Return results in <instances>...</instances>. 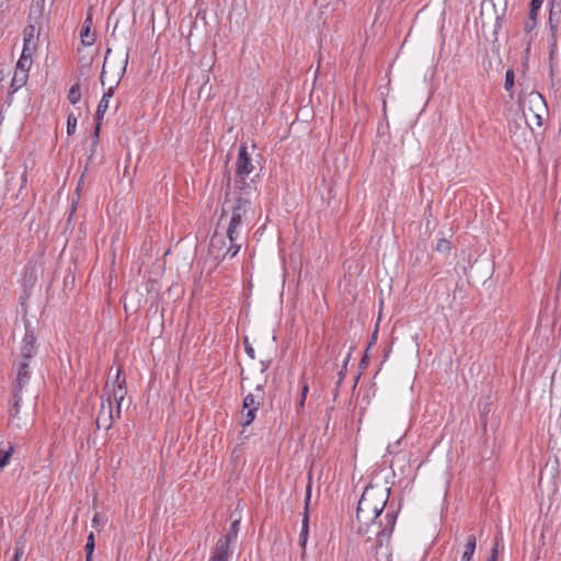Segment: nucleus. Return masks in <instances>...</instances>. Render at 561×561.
Instances as JSON below:
<instances>
[{
  "label": "nucleus",
  "mask_w": 561,
  "mask_h": 561,
  "mask_svg": "<svg viewBox=\"0 0 561 561\" xmlns=\"http://www.w3.org/2000/svg\"><path fill=\"white\" fill-rule=\"evenodd\" d=\"M118 82H119V80L116 82L115 85L110 87L107 89V91L103 93L102 99L98 105L96 113H95L96 126H95L94 133H93V138H94L93 144L94 145H96L98 139H99L101 121L103 119L104 114L108 108V101L113 96L115 88L117 87Z\"/></svg>",
  "instance_id": "7"
},
{
  "label": "nucleus",
  "mask_w": 561,
  "mask_h": 561,
  "mask_svg": "<svg viewBox=\"0 0 561 561\" xmlns=\"http://www.w3.org/2000/svg\"><path fill=\"white\" fill-rule=\"evenodd\" d=\"M82 182H83V176H81V179H80V181H79V183L77 185V188H76L77 192L80 191Z\"/></svg>",
  "instance_id": "51"
},
{
  "label": "nucleus",
  "mask_w": 561,
  "mask_h": 561,
  "mask_svg": "<svg viewBox=\"0 0 561 561\" xmlns=\"http://www.w3.org/2000/svg\"><path fill=\"white\" fill-rule=\"evenodd\" d=\"M536 26H537V21H535V20H528V19H527V20L524 22V32H525L526 34H529V33H531V32L536 28Z\"/></svg>",
  "instance_id": "32"
},
{
  "label": "nucleus",
  "mask_w": 561,
  "mask_h": 561,
  "mask_svg": "<svg viewBox=\"0 0 561 561\" xmlns=\"http://www.w3.org/2000/svg\"><path fill=\"white\" fill-rule=\"evenodd\" d=\"M23 554H24V539H23V536H21L16 540L15 548H14V554H13V558L11 561H20L21 558L23 557Z\"/></svg>",
  "instance_id": "24"
},
{
  "label": "nucleus",
  "mask_w": 561,
  "mask_h": 561,
  "mask_svg": "<svg viewBox=\"0 0 561 561\" xmlns=\"http://www.w3.org/2000/svg\"><path fill=\"white\" fill-rule=\"evenodd\" d=\"M264 386V383L256 385L254 392H250L243 398L241 411V425L243 427L253 423L256 411L263 405L265 400Z\"/></svg>",
  "instance_id": "3"
},
{
  "label": "nucleus",
  "mask_w": 561,
  "mask_h": 561,
  "mask_svg": "<svg viewBox=\"0 0 561 561\" xmlns=\"http://www.w3.org/2000/svg\"><path fill=\"white\" fill-rule=\"evenodd\" d=\"M36 355V336L30 322H25V334L20 346V357L32 359Z\"/></svg>",
  "instance_id": "6"
},
{
  "label": "nucleus",
  "mask_w": 561,
  "mask_h": 561,
  "mask_svg": "<svg viewBox=\"0 0 561 561\" xmlns=\"http://www.w3.org/2000/svg\"><path fill=\"white\" fill-rule=\"evenodd\" d=\"M45 7V0H33L31 12H30V20H36L39 19L43 15Z\"/></svg>",
  "instance_id": "18"
},
{
  "label": "nucleus",
  "mask_w": 561,
  "mask_h": 561,
  "mask_svg": "<svg viewBox=\"0 0 561 561\" xmlns=\"http://www.w3.org/2000/svg\"><path fill=\"white\" fill-rule=\"evenodd\" d=\"M561 9L560 4H556L554 0L550 1V11H549V30L551 34V46L556 45L557 41V31L560 23Z\"/></svg>",
  "instance_id": "10"
},
{
  "label": "nucleus",
  "mask_w": 561,
  "mask_h": 561,
  "mask_svg": "<svg viewBox=\"0 0 561 561\" xmlns=\"http://www.w3.org/2000/svg\"><path fill=\"white\" fill-rule=\"evenodd\" d=\"M309 534V515L307 513L304 514L302 522H301V530L299 536V543L301 547L305 548L308 539Z\"/></svg>",
  "instance_id": "19"
},
{
  "label": "nucleus",
  "mask_w": 561,
  "mask_h": 561,
  "mask_svg": "<svg viewBox=\"0 0 561 561\" xmlns=\"http://www.w3.org/2000/svg\"><path fill=\"white\" fill-rule=\"evenodd\" d=\"M76 127H77V117L71 112V113L68 114V117H67V134L69 136L75 134Z\"/></svg>",
  "instance_id": "27"
},
{
  "label": "nucleus",
  "mask_w": 561,
  "mask_h": 561,
  "mask_svg": "<svg viewBox=\"0 0 561 561\" xmlns=\"http://www.w3.org/2000/svg\"><path fill=\"white\" fill-rule=\"evenodd\" d=\"M31 66H32V59H27L25 56H20V58L16 62L15 71H21L23 73L28 75Z\"/></svg>",
  "instance_id": "23"
},
{
  "label": "nucleus",
  "mask_w": 561,
  "mask_h": 561,
  "mask_svg": "<svg viewBox=\"0 0 561 561\" xmlns=\"http://www.w3.org/2000/svg\"><path fill=\"white\" fill-rule=\"evenodd\" d=\"M28 75L23 73L21 71H14L13 78L11 80L10 84V91L8 93V99H11L12 95L20 90L22 87H24L27 82Z\"/></svg>",
  "instance_id": "14"
},
{
  "label": "nucleus",
  "mask_w": 561,
  "mask_h": 561,
  "mask_svg": "<svg viewBox=\"0 0 561 561\" xmlns=\"http://www.w3.org/2000/svg\"><path fill=\"white\" fill-rule=\"evenodd\" d=\"M13 451L14 447L11 444H9L8 449L0 448V471L10 462Z\"/></svg>",
  "instance_id": "20"
},
{
  "label": "nucleus",
  "mask_w": 561,
  "mask_h": 561,
  "mask_svg": "<svg viewBox=\"0 0 561 561\" xmlns=\"http://www.w3.org/2000/svg\"><path fill=\"white\" fill-rule=\"evenodd\" d=\"M227 249V242L224 236H219L218 233H215L210 239V250L215 254V256L218 259H221L222 252Z\"/></svg>",
  "instance_id": "15"
},
{
  "label": "nucleus",
  "mask_w": 561,
  "mask_h": 561,
  "mask_svg": "<svg viewBox=\"0 0 561 561\" xmlns=\"http://www.w3.org/2000/svg\"><path fill=\"white\" fill-rule=\"evenodd\" d=\"M308 391H309V387H308V385L305 382V383H304V386H302V389H301L300 397H301V398H307Z\"/></svg>",
  "instance_id": "42"
},
{
  "label": "nucleus",
  "mask_w": 561,
  "mask_h": 561,
  "mask_svg": "<svg viewBox=\"0 0 561 561\" xmlns=\"http://www.w3.org/2000/svg\"><path fill=\"white\" fill-rule=\"evenodd\" d=\"M497 560V550L496 549H493L492 550V554L490 556V558L488 559V561H496Z\"/></svg>",
  "instance_id": "45"
},
{
  "label": "nucleus",
  "mask_w": 561,
  "mask_h": 561,
  "mask_svg": "<svg viewBox=\"0 0 561 561\" xmlns=\"http://www.w3.org/2000/svg\"><path fill=\"white\" fill-rule=\"evenodd\" d=\"M502 21H503V14L502 15H497L496 20H495V30H494L495 33L497 32V28H501Z\"/></svg>",
  "instance_id": "40"
},
{
  "label": "nucleus",
  "mask_w": 561,
  "mask_h": 561,
  "mask_svg": "<svg viewBox=\"0 0 561 561\" xmlns=\"http://www.w3.org/2000/svg\"><path fill=\"white\" fill-rule=\"evenodd\" d=\"M103 391L107 396V403L116 404V419H119L122 402L127 394L126 378L123 377L121 385H112V388H110L108 382H106Z\"/></svg>",
  "instance_id": "4"
},
{
  "label": "nucleus",
  "mask_w": 561,
  "mask_h": 561,
  "mask_svg": "<svg viewBox=\"0 0 561 561\" xmlns=\"http://www.w3.org/2000/svg\"><path fill=\"white\" fill-rule=\"evenodd\" d=\"M477 546V539L474 535H470L467 538V542L465 546V551L461 557V561H470L473 557V553L476 551Z\"/></svg>",
  "instance_id": "16"
},
{
  "label": "nucleus",
  "mask_w": 561,
  "mask_h": 561,
  "mask_svg": "<svg viewBox=\"0 0 561 561\" xmlns=\"http://www.w3.org/2000/svg\"><path fill=\"white\" fill-rule=\"evenodd\" d=\"M254 169L255 168L252 158L248 152L247 145H241L236 161V173L240 175H250L254 171Z\"/></svg>",
  "instance_id": "8"
},
{
  "label": "nucleus",
  "mask_w": 561,
  "mask_h": 561,
  "mask_svg": "<svg viewBox=\"0 0 561 561\" xmlns=\"http://www.w3.org/2000/svg\"><path fill=\"white\" fill-rule=\"evenodd\" d=\"M94 548H95L94 534L90 533V535L87 538V543L84 547L85 556H93Z\"/></svg>",
  "instance_id": "30"
},
{
  "label": "nucleus",
  "mask_w": 561,
  "mask_h": 561,
  "mask_svg": "<svg viewBox=\"0 0 561 561\" xmlns=\"http://www.w3.org/2000/svg\"><path fill=\"white\" fill-rule=\"evenodd\" d=\"M252 209V203L249 197L239 195L232 207V215L230 222L234 225L242 226L248 218V214Z\"/></svg>",
  "instance_id": "5"
},
{
  "label": "nucleus",
  "mask_w": 561,
  "mask_h": 561,
  "mask_svg": "<svg viewBox=\"0 0 561 561\" xmlns=\"http://www.w3.org/2000/svg\"><path fill=\"white\" fill-rule=\"evenodd\" d=\"M240 249L241 244H238L237 241H229V247L222 252L221 260H225L227 256H236Z\"/></svg>",
  "instance_id": "22"
},
{
  "label": "nucleus",
  "mask_w": 561,
  "mask_h": 561,
  "mask_svg": "<svg viewBox=\"0 0 561 561\" xmlns=\"http://www.w3.org/2000/svg\"><path fill=\"white\" fill-rule=\"evenodd\" d=\"M261 364H262V371H265L270 367L271 360H266V362L262 360Z\"/></svg>",
  "instance_id": "47"
},
{
  "label": "nucleus",
  "mask_w": 561,
  "mask_h": 561,
  "mask_svg": "<svg viewBox=\"0 0 561 561\" xmlns=\"http://www.w3.org/2000/svg\"><path fill=\"white\" fill-rule=\"evenodd\" d=\"M543 0H530V7H534V8H541V4H542Z\"/></svg>",
  "instance_id": "43"
},
{
  "label": "nucleus",
  "mask_w": 561,
  "mask_h": 561,
  "mask_svg": "<svg viewBox=\"0 0 561 561\" xmlns=\"http://www.w3.org/2000/svg\"><path fill=\"white\" fill-rule=\"evenodd\" d=\"M30 362L31 359H24L23 357H20L16 362L13 363V369L16 376L11 385L12 403L9 409V416L12 420L19 419L23 390L31 380L32 371Z\"/></svg>",
  "instance_id": "2"
},
{
  "label": "nucleus",
  "mask_w": 561,
  "mask_h": 561,
  "mask_svg": "<svg viewBox=\"0 0 561 561\" xmlns=\"http://www.w3.org/2000/svg\"><path fill=\"white\" fill-rule=\"evenodd\" d=\"M239 526L240 520H233L229 526L228 533L224 537L219 538L216 545H222V548L230 550L231 542L234 541L238 537Z\"/></svg>",
  "instance_id": "12"
},
{
  "label": "nucleus",
  "mask_w": 561,
  "mask_h": 561,
  "mask_svg": "<svg viewBox=\"0 0 561 561\" xmlns=\"http://www.w3.org/2000/svg\"><path fill=\"white\" fill-rule=\"evenodd\" d=\"M243 344H244V351H245V353L248 354V356H249L251 359H254V358H255L254 348H253V347H252V345L249 343L248 337H244V340H243Z\"/></svg>",
  "instance_id": "33"
},
{
  "label": "nucleus",
  "mask_w": 561,
  "mask_h": 561,
  "mask_svg": "<svg viewBox=\"0 0 561 561\" xmlns=\"http://www.w3.org/2000/svg\"><path fill=\"white\" fill-rule=\"evenodd\" d=\"M553 76H554V69H553V66L550 65V77H551L552 82H553Z\"/></svg>",
  "instance_id": "50"
},
{
  "label": "nucleus",
  "mask_w": 561,
  "mask_h": 561,
  "mask_svg": "<svg viewBox=\"0 0 561 561\" xmlns=\"http://www.w3.org/2000/svg\"><path fill=\"white\" fill-rule=\"evenodd\" d=\"M346 365H347V359L345 360L344 365H343V368L342 370L340 371V378H339V381H337V387L340 386V383L342 382L343 378H344V374H345V369H346Z\"/></svg>",
  "instance_id": "38"
},
{
  "label": "nucleus",
  "mask_w": 561,
  "mask_h": 561,
  "mask_svg": "<svg viewBox=\"0 0 561 561\" xmlns=\"http://www.w3.org/2000/svg\"><path fill=\"white\" fill-rule=\"evenodd\" d=\"M305 402H306V398H301L300 397V400H299V402L297 404V412H299L301 409H304Z\"/></svg>",
  "instance_id": "44"
},
{
  "label": "nucleus",
  "mask_w": 561,
  "mask_h": 561,
  "mask_svg": "<svg viewBox=\"0 0 561 561\" xmlns=\"http://www.w3.org/2000/svg\"><path fill=\"white\" fill-rule=\"evenodd\" d=\"M249 175H240L238 173L234 174V187L240 192V195L248 197L250 191L252 190V184H254V179H251L250 182L247 181Z\"/></svg>",
  "instance_id": "13"
},
{
  "label": "nucleus",
  "mask_w": 561,
  "mask_h": 561,
  "mask_svg": "<svg viewBox=\"0 0 561 561\" xmlns=\"http://www.w3.org/2000/svg\"><path fill=\"white\" fill-rule=\"evenodd\" d=\"M230 180H231V179H230V175H228V178H227V188H229V187H230Z\"/></svg>",
  "instance_id": "52"
},
{
  "label": "nucleus",
  "mask_w": 561,
  "mask_h": 561,
  "mask_svg": "<svg viewBox=\"0 0 561 561\" xmlns=\"http://www.w3.org/2000/svg\"><path fill=\"white\" fill-rule=\"evenodd\" d=\"M81 99L80 83L71 85L68 92V100L71 104H77Z\"/></svg>",
  "instance_id": "21"
},
{
  "label": "nucleus",
  "mask_w": 561,
  "mask_h": 561,
  "mask_svg": "<svg viewBox=\"0 0 561 561\" xmlns=\"http://www.w3.org/2000/svg\"><path fill=\"white\" fill-rule=\"evenodd\" d=\"M85 561H92V556H85Z\"/></svg>",
  "instance_id": "53"
},
{
  "label": "nucleus",
  "mask_w": 561,
  "mask_h": 561,
  "mask_svg": "<svg viewBox=\"0 0 561 561\" xmlns=\"http://www.w3.org/2000/svg\"><path fill=\"white\" fill-rule=\"evenodd\" d=\"M111 53V49L108 48L106 50V55H108ZM107 58V56H105V59ZM106 62V60L104 61ZM104 75H105V64H103V69H102V72H101V82H102V85H104Z\"/></svg>",
  "instance_id": "39"
},
{
  "label": "nucleus",
  "mask_w": 561,
  "mask_h": 561,
  "mask_svg": "<svg viewBox=\"0 0 561 561\" xmlns=\"http://www.w3.org/2000/svg\"><path fill=\"white\" fill-rule=\"evenodd\" d=\"M376 340H377V330H376V331L373 333V335H371V341H370V343H369V346H370L371 344H374V343L376 342Z\"/></svg>",
  "instance_id": "49"
},
{
  "label": "nucleus",
  "mask_w": 561,
  "mask_h": 561,
  "mask_svg": "<svg viewBox=\"0 0 561 561\" xmlns=\"http://www.w3.org/2000/svg\"><path fill=\"white\" fill-rule=\"evenodd\" d=\"M525 118H526V123L531 126V121L538 126L540 127L542 125V117L541 115L530 111V117H528V115L525 113Z\"/></svg>",
  "instance_id": "31"
},
{
  "label": "nucleus",
  "mask_w": 561,
  "mask_h": 561,
  "mask_svg": "<svg viewBox=\"0 0 561 561\" xmlns=\"http://www.w3.org/2000/svg\"><path fill=\"white\" fill-rule=\"evenodd\" d=\"M35 31H36V30H35V25H32V24L27 25V26L24 28V32H23V34H24V38H27V37H28V38L34 39Z\"/></svg>",
  "instance_id": "35"
},
{
  "label": "nucleus",
  "mask_w": 561,
  "mask_h": 561,
  "mask_svg": "<svg viewBox=\"0 0 561 561\" xmlns=\"http://www.w3.org/2000/svg\"><path fill=\"white\" fill-rule=\"evenodd\" d=\"M116 417V413L113 412L112 403H101L100 412L96 417V427L98 428H104L110 430L113 425V422Z\"/></svg>",
  "instance_id": "9"
},
{
  "label": "nucleus",
  "mask_w": 561,
  "mask_h": 561,
  "mask_svg": "<svg viewBox=\"0 0 561 561\" xmlns=\"http://www.w3.org/2000/svg\"><path fill=\"white\" fill-rule=\"evenodd\" d=\"M25 50H36L37 42L32 38H24V45Z\"/></svg>",
  "instance_id": "34"
},
{
  "label": "nucleus",
  "mask_w": 561,
  "mask_h": 561,
  "mask_svg": "<svg viewBox=\"0 0 561 561\" xmlns=\"http://www.w3.org/2000/svg\"><path fill=\"white\" fill-rule=\"evenodd\" d=\"M123 377H125V376H124V373H123V369H122V368H118V370H117V374H116V376H115V380H114L113 385H121V381H122Z\"/></svg>",
  "instance_id": "37"
},
{
  "label": "nucleus",
  "mask_w": 561,
  "mask_h": 561,
  "mask_svg": "<svg viewBox=\"0 0 561 561\" xmlns=\"http://www.w3.org/2000/svg\"><path fill=\"white\" fill-rule=\"evenodd\" d=\"M34 51H35V50H25V47L23 46V50H22L21 56H25L27 59H32V54H33Z\"/></svg>",
  "instance_id": "41"
},
{
  "label": "nucleus",
  "mask_w": 561,
  "mask_h": 561,
  "mask_svg": "<svg viewBox=\"0 0 561 561\" xmlns=\"http://www.w3.org/2000/svg\"><path fill=\"white\" fill-rule=\"evenodd\" d=\"M92 15L88 14L80 30L81 43L83 46H92L95 42V34L91 32Z\"/></svg>",
  "instance_id": "11"
},
{
  "label": "nucleus",
  "mask_w": 561,
  "mask_h": 561,
  "mask_svg": "<svg viewBox=\"0 0 561 561\" xmlns=\"http://www.w3.org/2000/svg\"><path fill=\"white\" fill-rule=\"evenodd\" d=\"M225 215H226V211H225V209H222L220 218H222Z\"/></svg>",
  "instance_id": "55"
},
{
  "label": "nucleus",
  "mask_w": 561,
  "mask_h": 561,
  "mask_svg": "<svg viewBox=\"0 0 561 561\" xmlns=\"http://www.w3.org/2000/svg\"><path fill=\"white\" fill-rule=\"evenodd\" d=\"M515 85V72L513 69H507L505 73L504 89L511 92Z\"/></svg>",
  "instance_id": "25"
},
{
  "label": "nucleus",
  "mask_w": 561,
  "mask_h": 561,
  "mask_svg": "<svg viewBox=\"0 0 561 561\" xmlns=\"http://www.w3.org/2000/svg\"><path fill=\"white\" fill-rule=\"evenodd\" d=\"M450 249H451V243L449 240L442 238L437 241L436 251H438L440 253H447L450 251Z\"/></svg>",
  "instance_id": "29"
},
{
  "label": "nucleus",
  "mask_w": 561,
  "mask_h": 561,
  "mask_svg": "<svg viewBox=\"0 0 561 561\" xmlns=\"http://www.w3.org/2000/svg\"><path fill=\"white\" fill-rule=\"evenodd\" d=\"M311 489H312V479H311V476H309L308 484L306 486L305 507H304V514L307 513V515H309Z\"/></svg>",
  "instance_id": "26"
},
{
  "label": "nucleus",
  "mask_w": 561,
  "mask_h": 561,
  "mask_svg": "<svg viewBox=\"0 0 561 561\" xmlns=\"http://www.w3.org/2000/svg\"><path fill=\"white\" fill-rule=\"evenodd\" d=\"M540 8H534L529 5V13H528V20H535L537 21V15Z\"/></svg>",
  "instance_id": "36"
},
{
  "label": "nucleus",
  "mask_w": 561,
  "mask_h": 561,
  "mask_svg": "<svg viewBox=\"0 0 561 561\" xmlns=\"http://www.w3.org/2000/svg\"><path fill=\"white\" fill-rule=\"evenodd\" d=\"M367 364H368V357H367V355H365V356L362 358L359 366H360V368H364V367H366V366H367Z\"/></svg>",
  "instance_id": "46"
},
{
  "label": "nucleus",
  "mask_w": 561,
  "mask_h": 561,
  "mask_svg": "<svg viewBox=\"0 0 561 561\" xmlns=\"http://www.w3.org/2000/svg\"><path fill=\"white\" fill-rule=\"evenodd\" d=\"M231 550L222 548V545H216L209 561H229Z\"/></svg>",
  "instance_id": "17"
},
{
  "label": "nucleus",
  "mask_w": 561,
  "mask_h": 561,
  "mask_svg": "<svg viewBox=\"0 0 561 561\" xmlns=\"http://www.w3.org/2000/svg\"><path fill=\"white\" fill-rule=\"evenodd\" d=\"M127 64H128V54H126V58L124 60V66L122 68V73H121V77L124 75V72L126 71V67H127Z\"/></svg>",
  "instance_id": "48"
},
{
  "label": "nucleus",
  "mask_w": 561,
  "mask_h": 561,
  "mask_svg": "<svg viewBox=\"0 0 561 561\" xmlns=\"http://www.w3.org/2000/svg\"><path fill=\"white\" fill-rule=\"evenodd\" d=\"M3 80V71L0 70V81Z\"/></svg>",
  "instance_id": "54"
},
{
  "label": "nucleus",
  "mask_w": 561,
  "mask_h": 561,
  "mask_svg": "<svg viewBox=\"0 0 561 561\" xmlns=\"http://www.w3.org/2000/svg\"><path fill=\"white\" fill-rule=\"evenodd\" d=\"M241 226L239 225H234L232 222H229V226L227 228V231H226V237L228 238L229 241H237V238H238V229L240 228Z\"/></svg>",
  "instance_id": "28"
},
{
  "label": "nucleus",
  "mask_w": 561,
  "mask_h": 561,
  "mask_svg": "<svg viewBox=\"0 0 561 561\" xmlns=\"http://www.w3.org/2000/svg\"><path fill=\"white\" fill-rule=\"evenodd\" d=\"M388 496L380 490L366 488L363 492L356 510V519L359 524L358 533H364L365 526H377L376 538L367 539L369 547L368 553L374 556L376 561H391V535L397 523L398 513L394 510H388L383 518L381 514L387 504Z\"/></svg>",
  "instance_id": "1"
}]
</instances>
